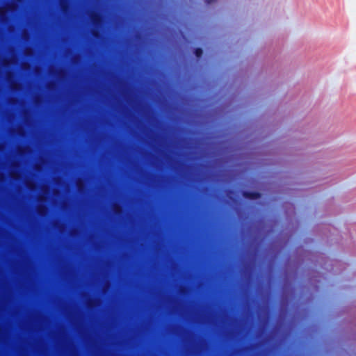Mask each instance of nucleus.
Masks as SVG:
<instances>
[{
    "mask_svg": "<svg viewBox=\"0 0 356 356\" xmlns=\"http://www.w3.org/2000/svg\"><path fill=\"white\" fill-rule=\"evenodd\" d=\"M83 356H89V164H83Z\"/></svg>",
    "mask_w": 356,
    "mask_h": 356,
    "instance_id": "1",
    "label": "nucleus"
},
{
    "mask_svg": "<svg viewBox=\"0 0 356 356\" xmlns=\"http://www.w3.org/2000/svg\"><path fill=\"white\" fill-rule=\"evenodd\" d=\"M218 0H204L206 5L209 6L217 2Z\"/></svg>",
    "mask_w": 356,
    "mask_h": 356,
    "instance_id": "2",
    "label": "nucleus"
}]
</instances>
